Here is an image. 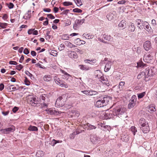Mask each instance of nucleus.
I'll return each instance as SVG.
<instances>
[{"label": "nucleus", "instance_id": "1", "mask_svg": "<svg viewBox=\"0 0 157 157\" xmlns=\"http://www.w3.org/2000/svg\"><path fill=\"white\" fill-rule=\"evenodd\" d=\"M110 100L109 97L106 95L101 96L98 98L95 105L98 108L103 107L106 105Z\"/></svg>", "mask_w": 157, "mask_h": 157}, {"label": "nucleus", "instance_id": "2", "mask_svg": "<svg viewBox=\"0 0 157 157\" xmlns=\"http://www.w3.org/2000/svg\"><path fill=\"white\" fill-rule=\"evenodd\" d=\"M138 125L144 133H147L149 132L150 128L148 123L144 118L140 119L138 121Z\"/></svg>", "mask_w": 157, "mask_h": 157}, {"label": "nucleus", "instance_id": "3", "mask_svg": "<svg viewBox=\"0 0 157 157\" xmlns=\"http://www.w3.org/2000/svg\"><path fill=\"white\" fill-rule=\"evenodd\" d=\"M28 102L32 106L37 105L38 101L36 100V96L34 95H29L28 98Z\"/></svg>", "mask_w": 157, "mask_h": 157}, {"label": "nucleus", "instance_id": "4", "mask_svg": "<svg viewBox=\"0 0 157 157\" xmlns=\"http://www.w3.org/2000/svg\"><path fill=\"white\" fill-rule=\"evenodd\" d=\"M114 113L113 110L107 111L105 113L104 116L105 118L106 119H110V118L115 119L116 118L115 115Z\"/></svg>", "mask_w": 157, "mask_h": 157}, {"label": "nucleus", "instance_id": "5", "mask_svg": "<svg viewBox=\"0 0 157 157\" xmlns=\"http://www.w3.org/2000/svg\"><path fill=\"white\" fill-rule=\"evenodd\" d=\"M136 97L135 95H133L128 105V107L129 109L133 108L135 106L136 101Z\"/></svg>", "mask_w": 157, "mask_h": 157}, {"label": "nucleus", "instance_id": "6", "mask_svg": "<svg viewBox=\"0 0 157 157\" xmlns=\"http://www.w3.org/2000/svg\"><path fill=\"white\" fill-rule=\"evenodd\" d=\"M147 76H151L155 75L156 72V69L154 67H151L150 69L147 68L145 69Z\"/></svg>", "mask_w": 157, "mask_h": 157}, {"label": "nucleus", "instance_id": "7", "mask_svg": "<svg viewBox=\"0 0 157 157\" xmlns=\"http://www.w3.org/2000/svg\"><path fill=\"white\" fill-rule=\"evenodd\" d=\"M98 128L105 132L107 131H109L111 129L110 126L109 125H105L102 123H98Z\"/></svg>", "mask_w": 157, "mask_h": 157}, {"label": "nucleus", "instance_id": "8", "mask_svg": "<svg viewBox=\"0 0 157 157\" xmlns=\"http://www.w3.org/2000/svg\"><path fill=\"white\" fill-rule=\"evenodd\" d=\"M153 59V56L152 54L145 55L143 58L144 62L147 63L151 62Z\"/></svg>", "mask_w": 157, "mask_h": 157}, {"label": "nucleus", "instance_id": "9", "mask_svg": "<svg viewBox=\"0 0 157 157\" xmlns=\"http://www.w3.org/2000/svg\"><path fill=\"white\" fill-rule=\"evenodd\" d=\"M114 113L115 115V117H121V116L124 113V112L122 109H118L117 110L116 109L113 110Z\"/></svg>", "mask_w": 157, "mask_h": 157}, {"label": "nucleus", "instance_id": "10", "mask_svg": "<svg viewBox=\"0 0 157 157\" xmlns=\"http://www.w3.org/2000/svg\"><path fill=\"white\" fill-rule=\"evenodd\" d=\"M47 112V113L50 115H57L59 114V112L55 110L54 109L50 108L45 110Z\"/></svg>", "mask_w": 157, "mask_h": 157}, {"label": "nucleus", "instance_id": "11", "mask_svg": "<svg viewBox=\"0 0 157 157\" xmlns=\"http://www.w3.org/2000/svg\"><path fill=\"white\" fill-rule=\"evenodd\" d=\"M85 19L81 20L76 19L75 21V24L73 25V28L75 29H76L77 26L82 25L84 22Z\"/></svg>", "mask_w": 157, "mask_h": 157}, {"label": "nucleus", "instance_id": "12", "mask_svg": "<svg viewBox=\"0 0 157 157\" xmlns=\"http://www.w3.org/2000/svg\"><path fill=\"white\" fill-rule=\"evenodd\" d=\"M95 78L99 79L100 81L104 79V77L102 76L103 74L100 70H96L95 72Z\"/></svg>", "mask_w": 157, "mask_h": 157}, {"label": "nucleus", "instance_id": "13", "mask_svg": "<svg viewBox=\"0 0 157 157\" xmlns=\"http://www.w3.org/2000/svg\"><path fill=\"white\" fill-rule=\"evenodd\" d=\"M116 12L115 11L109 13L106 16L108 19L109 21H111L113 19L116 17Z\"/></svg>", "mask_w": 157, "mask_h": 157}, {"label": "nucleus", "instance_id": "14", "mask_svg": "<svg viewBox=\"0 0 157 157\" xmlns=\"http://www.w3.org/2000/svg\"><path fill=\"white\" fill-rule=\"evenodd\" d=\"M144 47L145 50L148 51L151 48V44L150 41L147 40L145 41L144 44Z\"/></svg>", "mask_w": 157, "mask_h": 157}, {"label": "nucleus", "instance_id": "15", "mask_svg": "<svg viewBox=\"0 0 157 157\" xmlns=\"http://www.w3.org/2000/svg\"><path fill=\"white\" fill-rule=\"evenodd\" d=\"M135 29L136 27L134 24L132 23H130L128 26V30L130 32H134Z\"/></svg>", "mask_w": 157, "mask_h": 157}, {"label": "nucleus", "instance_id": "16", "mask_svg": "<svg viewBox=\"0 0 157 157\" xmlns=\"http://www.w3.org/2000/svg\"><path fill=\"white\" fill-rule=\"evenodd\" d=\"M68 55L69 56L73 59H77L78 58V56L77 53L74 51H69L68 52Z\"/></svg>", "mask_w": 157, "mask_h": 157}, {"label": "nucleus", "instance_id": "17", "mask_svg": "<svg viewBox=\"0 0 157 157\" xmlns=\"http://www.w3.org/2000/svg\"><path fill=\"white\" fill-rule=\"evenodd\" d=\"M126 22L125 20H122L118 25V27L122 29H124L126 27Z\"/></svg>", "mask_w": 157, "mask_h": 157}, {"label": "nucleus", "instance_id": "18", "mask_svg": "<svg viewBox=\"0 0 157 157\" xmlns=\"http://www.w3.org/2000/svg\"><path fill=\"white\" fill-rule=\"evenodd\" d=\"M112 63L109 61H108L106 64L104 71L105 72L108 71L110 69Z\"/></svg>", "mask_w": 157, "mask_h": 157}, {"label": "nucleus", "instance_id": "19", "mask_svg": "<svg viewBox=\"0 0 157 157\" xmlns=\"http://www.w3.org/2000/svg\"><path fill=\"white\" fill-rule=\"evenodd\" d=\"M43 79L45 81L48 82L52 80V77L50 75H47L44 76Z\"/></svg>", "mask_w": 157, "mask_h": 157}, {"label": "nucleus", "instance_id": "20", "mask_svg": "<svg viewBox=\"0 0 157 157\" xmlns=\"http://www.w3.org/2000/svg\"><path fill=\"white\" fill-rule=\"evenodd\" d=\"M124 82L121 81L119 82V84L118 86V88L119 90L117 91V93H119L120 91H121L123 90L124 87Z\"/></svg>", "mask_w": 157, "mask_h": 157}, {"label": "nucleus", "instance_id": "21", "mask_svg": "<svg viewBox=\"0 0 157 157\" xmlns=\"http://www.w3.org/2000/svg\"><path fill=\"white\" fill-rule=\"evenodd\" d=\"M103 37L105 40L108 41H112L113 40V38L110 35L104 34L103 36Z\"/></svg>", "mask_w": 157, "mask_h": 157}, {"label": "nucleus", "instance_id": "22", "mask_svg": "<svg viewBox=\"0 0 157 157\" xmlns=\"http://www.w3.org/2000/svg\"><path fill=\"white\" fill-rule=\"evenodd\" d=\"M146 76L147 75L145 70L144 71H143L140 73L138 75L137 78L139 79H140L142 77H143L144 78H146Z\"/></svg>", "mask_w": 157, "mask_h": 157}, {"label": "nucleus", "instance_id": "23", "mask_svg": "<svg viewBox=\"0 0 157 157\" xmlns=\"http://www.w3.org/2000/svg\"><path fill=\"white\" fill-rule=\"evenodd\" d=\"M79 67L80 69L82 70L88 71L90 70L91 67L88 66H86L85 65H79Z\"/></svg>", "mask_w": 157, "mask_h": 157}, {"label": "nucleus", "instance_id": "24", "mask_svg": "<svg viewBox=\"0 0 157 157\" xmlns=\"http://www.w3.org/2000/svg\"><path fill=\"white\" fill-rule=\"evenodd\" d=\"M99 138L97 137L96 136H91L90 137L91 141L94 144H95L96 143L97 141L99 140Z\"/></svg>", "mask_w": 157, "mask_h": 157}, {"label": "nucleus", "instance_id": "25", "mask_svg": "<svg viewBox=\"0 0 157 157\" xmlns=\"http://www.w3.org/2000/svg\"><path fill=\"white\" fill-rule=\"evenodd\" d=\"M136 23H137V26L139 29H142V26L141 25L142 23V20L137 19L136 21Z\"/></svg>", "mask_w": 157, "mask_h": 157}, {"label": "nucleus", "instance_id": "26", "mask_svg": "<svg viewBox=\"0 0 157 157\" xmlns=\"http://www.w3.org/2000/svg\"><path fill=\"white\" fill-rule=\"evenodd\" d=\"M65 44L67 46L71 48H74L76 47V46L73 44L69 41H65Z\"/></svg>", "mask_w": 157, "mask_h": 157}, {"label": "nucleus", "instance_id": "27", "mask_svg": "<svg viewBox=\"0 0 157 157\" xmlns=\"http://www.w3.org/2000/svg\"><path fill=\"white\" fill-rule=\"evenodd\" d=\"M44 152L41 151H38L36 153V157H44Z\"/></svg>", "mask_w": 157, "mask_h": 157}, {"label": "nucleus", "instance_id": "28", "mask_svg": "<svg viewBox=\"0 0 157 157\" xmlns=\"http://www.w3.org/2000/svg\"><path fill=\"white\" fill-rule=\"evenodd\" d=\"M101 81L102 82L103 84H105L108 86H111L110 84L109 83L107 78H105L104 77V79L103 80H101Z\"/></svg>", "mask_w": 157, "mask_h": 157}, {"label": "nucleus", "instance_id": "29", "mask_svg": "<svg viewBox=\"0 0 157 157\" xmlns=\"http://www.w3.org/2000/svg\"><path fill=\"white\" fill-rule=\"evenodd\" d=\"M28 130L31 131H38V129L36 127L31 125L29 126Z\"/></svg>", "mask_w": 157, "mask_h": 157}, {"label": "nucleus", "instance_id": "30", "mask_svg": "<svg viewBox=\"0 0 157 157\" xmlns=\"http://www.w3.org/2000/svg\"><path fill=\"white\" fill-rule=\"evenodd\" d=\"M121 137V139L124 141L127 142L129 140V136L127 135H123Z\"/></svg>", "mask_w": 157, "mask_h": 157}, {"label": "nucleus", "instance_id": "31", "mask_svg": "<svg viewBox=\"0 0 157 157\" xmlns=\"http://www.w3.org/2000/svg\"><path fill=\"white\" fill-rule=\"evenodd\" d=\"M62 87H64L65 88H67L68 87V85L65 82L61 80L58 84Z\"/></svg>", "mask_w": 157, "mask_h": 157}, {"label": "nucleus", "instance_id": "32", "mask_svg": "<svg viewBox=\"0 0 157 157\" xmlns=\"http://www.w3.org/2000/svg\"><path fill=\"white\" fill-rule=\"evenodd\" d=\"M31 11L29 10L27 13L25 14L23 18L26 19H29L31 17Z\"/></svg>", "mask_w": 157, "mask_h": 157}, {"label": "nucleus", "instance_id": "33", "mask_svg": "<svg viewBox=\"0 0 157 157\" xmlns=\"http://www.w3.org/2000/svg\"><path fill=\"white\" fill-rule=\"evenodd\" d=\"M145 27V28H144V29L148 32L149 33H151L152 32V30L148 23L147 24V25H146Z\"/></svg>", "mask_w": 157, "mask_h": 157}, {"label": "nucleus", "instance_id": "34", "mask_svg": "<svg viewBox=\"0 0 157 157\" xmlns=\"http://www.w3.org/2000/svg\"><path fill=\"white\" fill-rule=\"evenodd\" d=\"M130 129L134 135H135L136 134V133L137 132V128L134 126H132Z\"/></svg>", "mask_w": 157, "mask_h": 157}, {"label": "nucleus", "instance_id": "35", "mask_svg": "<svg viewBox=\"0 0 157 157\" xmlns=\"http://www.w3.org/2000/svg\"><path fill=\"white\" fill-rule=\"evenodd\" d=\"M83 36L85 37V38L86 39H92L94 37V36L92 35H90L89 34H83Z\"/></svg>", "mask_w": 157, "mask_h": 157}, {"label": "nucleus", "instance_id": "36", "mask_svg": "<svg viewBox=\"0 0 157 157\" xmlns=\"http://www.w3.org/2000/svg\"><path fill=\"white\" fill-rule=\"evenodd\" d=\"M6 130H5V131H7L8 132V133H9L10 132H13L15 130V128L14 126H12L11 127L6 128Z\"/></svg>", "mask_w": 157, "mask_h": 157}, {"label": "nucleus", "instance_id": "37", "mask_svg": "<svg viewBox=\"0 0 157 157\" xmlns=\"http://www.w3.org/2000/svg\"><path fill=\"white\" fill-rule=\"evenodd\" d=\"M68 95V94H64L62 96L59 97V98H58L57 100V101H60L63 98L65 99H67Z\"/></svg>", "mask_w": 157, "mask_h": 157}, {"label": "nucleus", "instance_id": "38", "mask_svg": "<svg viewBox=\"0 0 157 157\" xmlns=\"http://www.w3.org/2000/svg\"><path fill=\"white\" fill-rule=\"evenodd\" d=\"M8 86L7 87V89L8 90H15L16 89V88L15 87H13V85H10L9 84L8 85Z\"/></svg>", "mask_w": 157, "mask_h": 157}, {"label": "nucleus", "instance_id": "39", "mask_svg": "<svg viewBox=\"0 0 157 157\" xmlns=\"http://www.w3.org/2000/svg\"><path fill=\"white\" fill-rule=\"evenodd\" d=\"M137 94L138 99H141L145 95L146 93L145 92H144L140 94Z\"/></svg>", "mask_w": 157, "mask_h": 157}, {"label": "nucleus", "instance_id": "40", "mask_svg": "<svg viewBox=\"0 0 157 157\" xmlns=\"http://www.w3.org/2000/svg\"><path fill=\"white\" fill-rule=\"evenodd\" d=\"M78 134L77 132H74L72 133L70 135V138L71 139H73L74 138L75 136Z\"/></svg>", "mask_w": 157, "mask_h": 157}, {"label": "nucleus", "instance_id": "41", "mask_svg": "<svg viewBox=\"0 0 157 157\" xmlns=\"http://www.w3.org/2000/svg\"><path fill=\"white\" fill-rule=\"evenodd\" d=\"M138 67H143L146 65V64L144 63L142 61H140L137 63Z\"/></svg>", "mask_w": 157, "mask_h": 157}, {"label": "nucleus", "instance_id": "42", "mask_svg": "<svg viewBox=\"0 0 157 157\" xmlns=\"http://www.w3.org/2000/svg\"><path fill=\"white\" fill-rule=\"evenodd\" d=\"M62 142L61 140H56L55 139H53L52 141V143L53 144V146L55 145L57 143H61Z\"/></svg>", "mask_w": 157, "mask_h": 157}, {"label": "nucleus", "instance_id": "43", "mask_svg": "<svg viewBox=\"0 0 157 157\" xmlns=\"http://www.w3.org/2000/svg\"><path fill=\"white\" fill-rule=\"evenodd\" d=\"M69 38V35L67 34H64L62 35L61 38L62 40H68Z\"/></svg>", "mask_w": 157, "mask_h": 157}, {"label": "nucleus", "instance_id": "44", "mask_svg": "<svg viewBox=\"0 0 157 157\" xmlns=\"http://www.w3.org/2000/svg\"><path fill=\"white\" fill-rule=\"evenodd\" d=\"M75 2L76 4L78 6H81L82 5L81 0H73Z\"/></svg>", "mask_w": 157, "mask_h": 157}, {"label": "nucleus", "instance_id": "45", "mask_svg": "<svg viewBox=\"0 0 157 157\" xmlns=\"http://www.w3.org/2000/svg\"><path fill=\"white\" fill-rule=\"evenodd\" d=\"M25 73L27 75L29 76L31 79H32L33 78L32 74L30 73L29 71H25Z\"/></svg>", "mask_w": 157, "mask_h": 157}, {"label": "nucleus", "instance_id": "46", "mask_svg": "<svg viewBox=\"0 0 157 157\" xmlns=\"http://www.w3.org/2000/svg\"><path fill=\"white\" fill-rule=\"evenodd\" d=\"M98 92L97 91L93 90H90L89 95L91 96L95 95L98 94Z\"/></svg>", "mask_w": 157, "mask_h": 157}, {"label": "nucleus", "instance_id": "47", "mask_svg": "<svg viewBox=\"0 0 157 157\" xmlns=\"http://www.w3.org/2000/svg\"><path fill=\"white\" fill-rule=\"evenodd\" d=\"M53 78L54 81L57 84H58L61 81L59 78L57 76H55Z\"/></svg>", "mask_w": 157, "mask_h": 157}, {"label": "nucleus", "instance_id": "48", "mask_svg": "<svg viewBox=\"0 0 157 157\" xmlns=\"http://www.w3.org/2000/svg\"><path fill=\"white\" fill-rule=\"evenodd\" d=\"M63 5L65 6H68L72 5V3L70 2H65L63 3Z\"/></svg>", "mask_w": 157, "mask_h": 157}, {"label": "nucleus", "instance_id": "49", "mask_svg": "<svg viewBox=\"0 0 157 157\" xmlns=\"http://www.w3.org/2000/svg\"><path fill=\"white\" fill-rule=\"evenodd\" d=\"M156 111V109L154 106L150 107L148 108V111L150 112H154Z\"/></svg>", "mask_w": 157, "mask_h": 157}, {"label": "nucleus", "instance_id": "50", "mask_svg": "<svg viewBox=\"0 0 157 157\" xmlns=\"http://www.w3.org/2000/svg\"><path fill=\"white\" fill-rule=\"evenodd\" d=\"M73 11L74 12L78 13H81L82 12V10H81L78 8L74 9H73Z\"/></svg>", "mask_w": 157, "mask_h": 157}, {"label": "nucleus", "instance_id": "51", "mask_svg": "<svg viewBox=\"0 0 157 157\" xmlns=\"http://www.w3.org/2000/svg\"><path fill=\"white\" fill-rule=\"evenodd\" d=\"M47 95L44 94L40 95V100L45 101L46 99V97H47Z\"/></svg>", "mask_w": 157, "mask_h": 157}, {"label": "nucleus", "instance_id": "52", "mask_svg": "<svg viewBox=\"0 0 157 157\" xmlns=\"http://www.w3.org/2000/svg\"><path fill=\"white\" fill-rule=\"evenodd\" d=\"M7 24L6 23H0V27L3 29L6 28Z\"/></svg>", "mask_w": 157, "mask_h": 157}, {"label": "nucleus", "instance_id": "53", "mask_svg": "<svg viewBox=\"0 0 157 157\" xmlns=\"http://www.w3.org/2000/svg\"><path fill=\"white\" fill-rule=\"evenodd\" d=\"M87 126L89 127V129H95L96 128V127L95 126L92 125L91 124H87Z\"/></svg>", "mask_w": 157, "mask_h": 157}, {"label": "nucleus", "instance_id": "54", "mask_svg": "<svg viewBox=\"0 0 157 157\" xmlns=\"http://www.w3.org/2000/svg\"><path fill=\"white\" fill-rule=\"evenodd\" d=\"M89 61L91 63H89L90 64H93L94 63H95L97 62V60L95 59H90Z\"/></svg>", "mask_w": 157, "mask_h": 157}, {"label": "nucleus", "instance_id": "55", "mask_svg": "<svg viewBox=\"0 0 157 157\" xmlns=\"http://www.w3.org/2000/svg\"><path fill=\"white\" fill-rule=\"evenodd\" d=\"M148 24V22L146 21H144L142 20L141 25L142 27V29L144 27H145L146 25Z\"/></svg>", "mask_w": 157, "mask_h": 157}, {"label": "nucleus", "instance_id": "56", "mask_svg": "<svg viewBox=\"0 0 157 157\" xmlns=\"http://www.w3.org/2000/svg\"><path fill=\"white\" fill-rule=\"evenodd\" d=\"M23 67V66L21 64H19L16 66V69L19 71H20Z\"/></svg>", "mask_w": 157, "mask_h": 157}, {"label": "nucleus", "instance_id": "57", "mask_svg": "<svg viewBox=\"0 0 157 157\" xmlns=\"http://www.w3.org/2000/svg\"><path fill=\"white\" fill-rule=\"evenodd\" d=\"M65 48V46L63 44H61L59 46V50L61 51L62 50L64 49Z\"/></svg>", "mask_w": 157, "mask_h": 157}, {"label": "nucleus", "instance_id": "58", "mask_svg": "<svg viewBox=\"0 0 157 157\" xmlns=\"http://www.w3.org/2000/svg\"><path fill=\"white\" fill-rule=\"evenodd\" d=\"M89 90H85L81 91V92L86 95H89Z\"/></svg>", "mask_w": 157, "mask_h": 157}, {"label": "nucleus", "instance_id": "59", "mask_svg": "<svg viewBox=\"0 0 157 157\" xmlns=\"http://www.w3.org/2000/svg\"><path fill=\"white\" fill-rule=\"evenodd\" d=\"M14 5L11 2H10L8 5V7L10 9H11L13 8Z\"/></svg>", "mask_w": 157, "mask_h": 157}, {"label": "nucleus", "instance_id": "60", "mask_svg": "<svg viewBox=\"0 0 157 157\" xmlns=\"http://www.w3.org/2000/svg\"><path fill=\"white\" fill-rule=\"evenodd\" d=\"M23 53L25 55H27L29 53V51L27 48H25L23 51Z\"/></svg>", "mask_w": 157, "mask_h": 157}, {"label": "nucleus", "instance_id": "61", "mask_svg": "<svg viewBox=\"0 0 157 157\" xmlns=\"http://www.w3.org/2000/svg\"><path fill=\"white\" fill-rule=\"evenodd\" d=\"M47 17L51 19H54L55 18V17L52 14H48Z\"/></svg>", "mask_w": 157, "mask_h": 157}, {"label": "nucleus", "instance_id": "62", "mask_svg": "<svg viewBox=\"0 0 157 157\" xmlns=\"http://www.w3.org/2000/svg\"><path fill=\"white\" fill-rule=\"evenodd\" d=\"M69 11V10H66L63 11L60 14L67 15Z\"/></svg>", "mask_w": 157, "mask_h": 157}, {"label": "nucleus", "instance_id": "63", "mask_svg": "<svg viewBox=\"0 0 157 157\" xmlns=\"http://www.w3.org/2000/svg\"><path fill=\"white\" fill-rule=\"evenodd\" d=\"M9 64L11 65H17V63L16 61H10L9 62Z\"/></svg>", "mask_w": 157, "mask_h": 157}, {"label": "nucleus", "instance_id": "64", "mask_svg": "<svg viewBox=\"0 0 157 157\" xmlns=\"http://www.w3.org/2000/svg\"><path fill=\"white\" fill-rule=\"evenodd\" d=\"M18 109V108L17 107H14L12 111L14 113H16Z\"/></svg>", "mask_w": 157, "mask_h": 157}]
</instances>
